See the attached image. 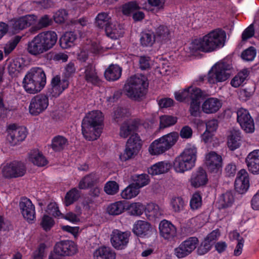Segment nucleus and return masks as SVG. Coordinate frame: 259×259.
Segmentation results:
<instances>
[{"label": "nucleus", "instance_id": "nucleus-1", "mask_svg": "<svg viewBox=\"0 0 259 259\" xmlns=\"http://www.w3.org/2000/svg\"><path fill=\"white\" fill-rule=\"evenodd\" d=\"M226 37V32L221 28H217L202 37L194 39L191 48L195 51L211 52L224 46Z\"/></svg>", "mask_w": 259, "mask_h": 259}, {"label": "nucleus", "instance_id": "nucleus-2", "mask_svg": "<svg viewBox=\"0 0 259 259\" xmlns=\"http://www.w3.org/2000/svg\"><path fill=\"white\" fill-rule=\"evenodd\" d=\"M104 118L102 113L98 110L88 113L81 122V131L83 137L88 141L97 140L102 132Z\"/></svg>", "mask_w": 259, "mask_h": 259}, {"label": "nucleus", "instance_id": "nucleus-3", "mask_svg": "<svg viewBox=\"0 0 259 259\" xmlns=\"http://www.w3.org/2000/svg\"><path fill=\"white\" fill-rule=\"evenodd\" d=\"M46 75L42 68L38 67L31 68L25 75L23 86L29 94L39 92L46 84Z\"/></svg>", "mask_w": 259, "mask_h": 259}, {"label": "nucleus", "instance_id": "nucleus-4", "mask_svg": "<svg viewBox=\"0 0 259 259\" xmlns=\"http://www.w3.org/2000/svg\"><path fill=\"white\" fill-rule=\"evenodd\" d=\"M148 85V79L145 75L136 74L127 79L124 90L129 98L137 100L146 95Z\"/></svg>", "mask_w": 259, "mask_h": 259}, {"label": "nucleus", "instance_id": "nucleus-5", "mask_svg": "<svg viewBox=\"0 0 259 259\" xmlns=\"http://www.w3.org/2000/svg\"><path fill=\"white\" fill-rule=\"evenodd\" d=\"M196 158V147L194 145H188L184 151L175 159L173 168L178 173H184L194 167Z\"/></svg>", "mask_w": 259, "mask_h": 259}, {"label": "nucleus", "instance_id": "nucleus-6", "mask_svg": "<svg viewBox=\"0 0 259 259\" xmlns=\"http://www.w3.org/2000/svg\"><path fill=\"white\" fill-rule=\"evenodd\" d=\"M178 138V133L173 132L155 140L149 147L150 154L157 155L163 153L176 144Z\"/></svg>", "mask_w": 259, "mask_h": 259}, {"label": "nucleus", "instance_id": "nucleus-7", "mask_svg": "<svg viewBox=\"0 0 259 259\" xmlns=\"http://www.w3.org/2000/svg\"><path fill=\"white\" fill-rule=\"evenodd\" d=\"M231 68V65L224 62L215 64L208 72V81L215 84L226 81L230 77Z\"/></svg>", "mask_w": 259, "mask_h": 259}, {"label": "nucleus", "instance_id": "nucleus-8", "mask_svg": "<svg viewBox=\"0 0 259 259\" xmlns=\"http://www.w3.org/2000/svg\"><path fill=\"white\" fill-rule=\"evenodd\" d=\"M142 142L138 134L132 135L128 139L124 152L119 155V159L125 161L131 159L134 155H136L141 150Z\"/></svg>", "mask_w": 259, "mask_h": 259}, {"label": "nucleus", "instance_id": "nucleus-9", "mask_svg": "<svg viewBox=\"0 0 259 259\" xmlns=\"http://www.w3.org/2000/svg\"><path fill=\"white\" fill-rule=\"evenodd\" d=\"M26 171L25 164L19 160L7 163L2 168V175L7 179L17 178L23 176Z\"/></svg>", "mask_w": 259, "mask_h": 259}, {"label": "nucleus", "instance_id": "nucleus-10", "mask_svg": "<svg viewBox=\"0 0 259 259\" xmlns=\"http://www.w3.org/2000/svg\"><path fill=\"white\" fill-rule=\"evenodd\" d=\"M8 140L12 146H15L23 142L27 137V131L26 127L17 126L13 123L7 126Z\"/></svg>", "mask_w": 259, "mask_h": 259}, {"label": "nucleus", "instance_id": "nucleus-11", "mask_svg": "<svg viewBox=\"0 0 259 259\" xmlns=\"http://www.w3.org/2000/svg\"><path fill=\"white\" fill-rule=\"evenodd\" d=\"M49 106V97L45 94H39L30 100L29 112L32 116H37L44 112Z\"/></svg>", "mask_w": 259, "mask_h": 259}, {"label": "nucleus", "instance_id": "nucleus-12", "mask_svg": "<svg viewBox=\"0 0 259 259\" xmlns=\"http://www.w3.org/2000/svg\"><path fill=\"white\" fill-rule=\"evenodd\" d=\"M199 240L197 237H190L174 249V254L179 258L185 257L194 250Z\"/></svg>", "mask_w": 259, "mask_h": 259}, {"label": "nucleus", "instance_id": "nucleus-13", "mask_svg": "<svg viewBox=\"0 0 259 259\" xmlns=\"http://www.w3.org/2000/svg\"><path fill=\"white\" fill-rule=\"evenodd\" d=\"M237 120L241 128L247 133H252L254 131V123L249 111L240 108L237 112Z\"/></svg>", "mask_w": 259, "mask_h": 259}, {"label": "nucleus", "instance_id": "nucleus-14", "mask_svg": "<svg viewBox=\"0 0 259 259\" xmlns=\"http://www.w3.org/2000/svg\"><path fill=\"white\" fill-rule=\"evenodd\" d=\"M77 250V246L71 240H62L57 242L54 247V252L58 256H71Z\"/></svg>", "mask_w": 259, "mask_h": 259}, {"label": "nucleus", "instance_id": "nucleus-15", "mask_svg": "<svg viewBox=\"0 0 259 259\" xmlns=\"http://www.w3.org/2000/svg\"><path fill=\"white\" fill-rule=\"evenodd\" d=\"M205 163L210 173L218 175L221 173L223 165L222 158L215 152L211 151L206 156Z\"/></svg>", "mask_w": 259, "mask_h": 259}, {"label": "nucleus", "instance_id": "nucleus-16", "mask_svg": "<svg viewBox=\"0 0 259 259\" xmlns=\"http://www.w3.org/2000/svg\"><path fill=\"white\" fill-rule=\"evenodd\" d=\"M19 206L24 218L28 223H32L35 219V210L31 201L27 198H23L20 202Z\"/></svg>", "mask_w": 259, "mask_h": 259}, {"label": "nucleus", "instance_id": "nucleus-17", "mask_svg": "<svg viewBox=\"0 0 259 259\" xmlns=\"http://www.w3.org/2000/svg\"><path fill=\"white\" fill-rule=\"evenodd\" d=\"M249 187V179L245 169H241L238 173L234 183L235 190L240 194L245 193Z\"/></svg>", "mask_w": 259, "mask_h": 259}, {"label": "nucleus", "instance_id": "nucleus-18", "mask_svg": "<svg viewBox=\"0 0 259 259\" xmlns=\"http://www.w3.org/2000/svg\"><path fill=\"white\" fill-rule=\"evenodd\" d=\"M37 17L34 15H26L14 20L12 28L15 31L24 29L35 23Z\"/></svg>", "mask_w": 259, "mask_h": 259}, {"label": "nucleus", "instance_id": "nucleus-19", "mask_svg": "<svg viewBox=\"0 0 259 259\" xmlns=\"http://www.w3.org/2000/svg\"><path fill=\"white\" fill-rule=\"evenodd\" d=\"M51 84L52 86L51 93L53 97H57L68 88L69 81L63 77L61 79L59 75H56L52 78Z\"/></svg>", "mask_w": 259, "mask_h": 259}, {"label": "nucleus", "instance_id": "nucleus-20", "mask_svg": "<svg viewBox=\"0 0 259 259\" xmlns=\"http://www.w3.org/2000/svg\"><path fill=\"white\" fill-rule=\"evenodd\" d=\"M160 235L164 239L171 240L177 236L176 227L166 220H162L159 224Z\"/></svg>", "mask_w": 259, "mask_h": 259}, {"label": "nucleus", "instance_id": "nucleus-21", "mask_svg": "<svg viewBox=\"0 0 259 259\" xmlns=\"http://www.w3.org/2000/svg\"><path fill=\"white\" fill-rule=\"evenodd\" d=\"M133 232L138 237L148 238L152 233V228L149 223L145 221L139 220L134 224Z\"/></svg>", "mask_w": 259, "mask_h": 259}, {"label": "nucleus", "instance_id": "nucleus-22", "mask_svg": "<svg viewBox=\"0 0 259 259\" xmlns=\"http://www.w3.org/2000/svg\"><path fill=\"white\" fill-rule=\"evenodd\" d=\"M129 240V235L126 232L119 230L113 231L111 237L112 246L117 249H122L126 246Z\"/></svg>", "mask_w": 259, "mask_h": 259}, {"label": "nucleus", "instance_id": "nucleus-23", "mask_svg": "<svg viewBox=\"0 0 259 259\" xmlns=\"http://www.w3.org/2000/svg\"><path fill=\"white\" fill-rule=\"evenodd\" d=\"M207 182L206 172L202 167H199L197 170L192 173L190 179V183L192 187L197 188L205 186Z\"/></svg>", "mask_w": 259, "mask_h": 259}, {"label": "nucleus", "instance_id": "nucleus-24", "mask_svg": "<svg viewBox=\"0 0 259 259\" xmlns=\"http://www.w3.org/2000/svg\"><path fill=\"white\" fill-rule=\"evenodd\" d=\"M27 50L30 54L35 57L47 52L38 34L28 42Z\"/></svg>", "mask_w": 259, "mask_h": 259}, {"label": "nucleus", "instance_id": "nucleus-25", "mask_svg": "<svg viewBox=\"0 0 259 259\" xmlns=\"http://www.w3.org/2000/svg\"><path fill=\"white\" fill-rule=\"evenodd\" d=\"M248 170L254 175L259 174V150H253L245 159Z\"/></svg>", "mask_w": 259, "mask_h": 259}, {"label": "nucleus", "instance_id": "nucleus-26", "mask_svg": "<svg viewBox=\"0 0 259 259\" xmlns=\"http://www.w3.org/2000/svg\"><path fill=\"white\" fill-rule=\"evenodd\" d=\"M38 34L47 52L52 49L57 43L58 35L56 32L54 31H44Z\"/></svg>", "mask_w": 259, "mask_h": 259}, {"label": "nucleus", "instance_id": "nucleus-27", "mask_svg": "<svg viewBox=\"0 0 259 259\" xmlns=\"http://www.w3.org/2000/svg\"><path fill=\"white\" fill-rule=\"evenodd\" d=\"M84 79L88 83L94 86L101 85L102 81L98 75L95 66L89 64L84 67Z\"/></svg>", "mask_w": 259, "mask_h": 259}, {"label": "nucleus", "instance_id": "nucleus-28", "mask_svg": "<svg viewBox=\"0 0 259 259\" xmlns=\"http://www.w3.org/2000/svg\"><path fill=\"white\" fill-rule=\"evenodd\" d=\"M154 33L156 41L161 44H166L171 39V31L166 25H160L155 28Z\"/></svg>", "mask_w": 259, "mask_h": 259}, {"label": "nucleus", "instance_id": "nucleus-29", "mask_svg": "<svg viewBox=\"0 0 259 259\" xmlns=\"http://www.w3.org/2000/svg\"><path fill=\"white\" fill-rule=\"evenodd\" d=\"M139 123L134 119L124 121L120 128L119 135L120 137L126 138L130 135H134L138 128Z\"/></svg>", "mask_w": 259, "mask_h": 259}, {"label": "nucleus", "instance_id": "nucleus-30", "mask_svg": "<svg viewBox=\"0 0 259 259\" xmlns=\"http://www.w3.org/2000/svg\"><path fill=\"white\" fill-rule=\"evenodd\" d=\"M222 107V103L217 98H209L206 99L202 105V111L207 114L217 112Z\"/></svg>", "mask_w": 259, "mask_h": 259}, {"label": "nucleus", "instance_id": "nucleus-31", "mask_svg": "<svg viewBox=\"0 0 259 259\" xmlns=\"http://www.w3.org/2000/svg\"><path fill=\"white\" fill-rule=\"evenodd\" d=\"M171 164L165 161H159L148 168L149 174L156 176L167 172L171 167Z\"/></svg>", "mask_w": 259, "mask_h": 259}, {"label": "nucleus", "instance_id": "nucleus-32", "mask_svg": "<svg viewBox=\"0 0 259 259\" xmlns=\"http://www.w3.org/2000/svg\"><path fill=\"white\" fill-rule=\"evenodd\" d=\"M122 68L118 65L111 64L105 70L104 76L109 81L118 80L121 76Z\"/></svg>", "mask_w": 259, "mask_h": 259}, {"label": "nucleus", "instance_id": "nucleus-33", "mask_svg": "<svg viewBox=\"0 0 259 259\" xmlns=\"http://www.w3.org/2000/svg\"><path fill=\"white\" fill-rule=\"evenodd\" d=\"M68 145V140L66 137L57 135L52 138L50 147L54 152H60L64 150Z\"/></svg>", "mask_w": 259, "mask_h": 259}, {"label": "nucleus", "instance_id": "nucleus-34", "mask_svg": "<svg viewBox=\"0 0 259 259\" xmlns=\"http://www.w3.org/2000/svg\"><path fill=\"white\" fill-rule=\"evenodd\" d=\"M93 257L94 259H115L116 254L111 248L101 246L94 251Z\"/></svg>", "mask_w": 259, "mask_h": 259}, {"label": "nucleus", "instance_id": "nucleus-35", "mask_svg": "<svg viewBox=\"0 0 259 259\" xmlns=\"http://www.w3.org/2000/svg\"><path fill=\"white\" fill-rule=\"evenodd\" d=\"M77 36L75 32L67 31L64 33L59 39L60 47L64 49L69 48L74 45Z\"/></svg>", "mask_w": 259, "mask_h": 259}, {"label": "nucleus", "instance_id": "nucleus-36", "mask_svg": "<svg viewBox=\"0 0 259 259\" xmlns=\"http://www.w3.org/2000/svg\"><path fill=\"white\" fill-rule=\"evenodd\" d=\"M29 158L34 165L39 167L46 165L48 161L42 153L38 150L31 151L29 153Z\"/></svg>", "mask_w": 259, "mask_h": 259}, {"label": "nucleus", "instance_id": "nucleus-37", "mask_svg": "<svg viewBox=\"0 0 259 259\" xmlns=\"http://www.w3.org/2000/svg\"><path fill=\"white\" fill-rule=\"evenodd\" d=\"M156 41L154 33L151 31H142L140 34V42L143 47H151Z\"/></svg>", "mask_w": 259, "mask_h": 259}, {"label": "nucleus", "instance_id": "nucleus-38", "mask_svg": "<svg viewBox=\"0 0 259 259\" xmlns=\"http://www.w3.org/2000/svg\"><path fill=\"white\" fill-rule=\"evenodd\" d=\"M249 74V71L247 69H243L239 71L231 80V85L234 88H238L245 83Z\"/></svg>", "mask_w": 259, "mask_h": 259}, {"label": "nucleus", "instance_id": "nucleus-39", "mask_svg": "<svg viewBox=\"0 0 259 259\" xmlns=\"http://www.w3.org/2000/svg\"><path fill=\"white\" fill-rule=\"evenodd\" d=\"M103 29L106 35L112 39H116L120 36V29L116 23L110 21Z\"/></svg>", "mask_w": 259, "mask_h": 259}, {"label": "nucleus", "instance_id": "nucleus-40", "mask_svg": "<svg viewBox=\"0 0 259 259\" xmlns=\"http://www.w3.org/2000/svg\"><path fill=\"white\" fill-rule=\"evenodd\" d=\"M126 206L127 205L124 201H117L109 205L107 211L110 215H117L122 213Z\"/></svg>", "mask_w": 259, "mask_h": 259}, {"label": "nucleus", "instance_id": "nucleus-41", "mask_svg": "<svg viewBox=\"0 0 259 259\" xmlns=\"http://www.w3.org/2000/svg\"><path fill=\"white\" fill-rule=\"evenodd\" d=\"M241 133L239 131H234L231 133L228 138V146L229 148L234 151L240 146Z\"/></svg>", "mask_w": 259, "mask_h": 259}, {"label": "nucleus", "instance_id": "nucleus-42", "mask_svg": "<svg viewBox=\"0 0 259 259\" xmlns=\"http://www.w3.org/2000/svg\"><path fill=\"white\" fill-rule=\"evenodd\" d=\"M144 212L149 220L158 218L161 215L159 206L153 203H148L146 206L144 205Z\"/></svg>", "mask_w": 259, "mask_h": 259}, {"label": "nucleus", "instance_id": "nucleus-43", "mask_svg": "<svg viewBox=\"0 0 259 259\" xmlns=\"http://www.w3.org/2000/svg\"><path fill=\"white\" fill-rule=\"evenodd\" d=\"M52 23V19L49 15H45L40 17L36 25L30 28V31L32 33H35L40 29L51 25Z\"/></svg>", "mask_w": 259, "mask_h": 259}, {"label": "nucleus", "instance_id": "nucleus-44", "mask_svg": "<svg viewBox=\"0 0 259 259\" xmlns=\"http://www.w3.org/2000/svg\"><path fill=\"white\" fill-rule=\"evenodd\" d=\"M188 98L191 102H200L205 97V93L197 87H190L187 88Z\"/></svg>", "mask_w": 259, "mask_h": 259}, {"label": "nucleus", "instance_id": "nucleus-45", "mask_svg": "<svg viewBox=\"0 0 259 259\" xmlns=\"http://www.w3.org/2000/svg\"><path fill=\"white\" fill-rule=\"evenodd\" d=\"M95 183V175L91 173L85 176L80 180L78 187L81 190H86L94 186Z\"/></svg>", "mask_w": 259, "mask_h": 259}, {"label": "nucleus", "instance_id": "nucleus-46", "mask_svg": "<svg viewBox=\"0 0 259 259\" xmlns=\"http://www.w3.org/2000/svg\"><path fill=\"white\" fill-rule=\"evenodd\" d=\"M80 197V191L76 188L70 189L65 195L64 203L65 206H68L77 201Z\"/></svg>", "mask_w": 259, "mask_h": 259}, {"label": "nucleus", "instance_id": "nucleus-47", "mask_svg": "<svg viewBox=\"0 0 259 259\" xmlns=\"http://www.w3.org/2000/svg\"><path fill=\"white\" fill-rule=\"evenodd\" d=\"M234 202V195L231 191H227L225 193L222 194L219 200L220 206L222 208H226L231 207Z\"/></svg>", "mask_w": 259, "mask_h": 259}, {"label": "nucleus", "instance_id": "nucleus-48", "mask_svg": "<svg viewBox=\"0 0 259 259\" xmlns=\"http://www.w3.org/2000/svg\"><path fill=\"white\" fill-rule=\"evenodd\" d=\"M110 21L111 17L109 13L101 12L96 16L95 23L98 28L103 29Z\"/></svg>", "mask_w": 259, "mask_h": 259}, {"label": "nucleus", "instance_id": "nucleus-49", "mask_svg": "<svg viewBox=\"0 0 259 259\" xmlns=\"http://www.w3.org/2000/svg\"><path fill=\"white\" fill-rule=\"evenodd\" d=\"M126 208L131 215L140 216L144 212V205L141 202H133L127 205Z\"/></svg>", "mask_w": 259, "mask_h": 259}, {"label": "nucleus", "instance_id": "nucleus-50", "mask_svg": "<svg viewBox=\"0 0 259 259\" xmlns=\"http://www.w3.org/2000/svg\"><path fill=\"white\" fill-rule=\"evenodd\" d=\"M140 9V7L136 2L131 1L122 5L121 12L124 15L129 16L133 12Z\"/></svg>", "mask_w": 259, "mask_h": 259}, {"label": "nucleus", "instance_id": "nucleus-51", "mask_svg": "<svg viewBox=\"0 0 259 259\" xmlns=\"http://www.w3.org/2000/svg\"><path fill=\"white\" fill-rule=\"evenodd\" d=\"M178 120V118L176 116L164 115L160 117V124L159 127L160 128H164L169 127L175 124Z\"/></svg>", "mask_w": 259, "mask_h": 259}, {"label": "nucleus", "instance_id": "nucleus-52", "mask_svg": "<svg viewBox=\"0 0 259 259\" xmlns=\"http://www.w3.org/2000/svg\"><path fill=\"white\" fill-rule=\"evenodd\" d=\"M133 185H129L121 192V196L123 198L130 199L136 197L139 194V189Z\"/></svg>", "mask_w": 259, "mask_h": 259}, {"label": "nucleus", "instance_id": "nucleus-53", "mask_svg": "<svg viewBox=\"0 0 259 259\" xmlns=\"http://www.w3.org/2000/svg\"><path fill=\"white\" fill-rule=\"evenodd\" d=\"M21 38V36L16 35L8 41L4 47V52L6 55H8L16 48Z\"/></svg>", "mask_w": 259, "mask_h": 259}, {"label": "nucleus", "instance_id": "nucleus-54", "mask_svg": "<svg viewBox=\"0 0 259 259\" xmlns=\"http://www.w3.org/2000/svg\"><path fill=\"white\" fill-rule=\"evenodd\" d=\"M256 55V50L253 47H250L244 50L241 55L242 59L244 61H252Z\"/></svg>", "mask_w": 259, "mask_h": 259}, {"label": "nucleus", "instance_id": "nucleus-55", "mask_svg": "<svg viewBox=\"0 0 259 259\" xmlns=\"http://www.w3.org/2000/svg\"><path fill=\"white\" fill-rule=\"evenodd\" d=\"M202 205V196L199 192L194 193L190 201V206L193 210H197Z\"/></svg>", "mask_w": 259, "mask_h": 259}, {"label": "nucleus", "instance_id": "nucleus-56", "mask_svg": "<svg viewBox=\"0 0 259 259\" xmlns=\"http://www.w3.org/2000/svg\"><path fill=\"white\" fill-rule=\"evenodd\" d=\"M75 71L74 63L70 62L65 66L62 76L69 81L70 78L74 75Z\"/></svg>", "mask_w": 259, "mask_h": 259}, {"label": "nucleus", "instance_id": "nucleus-57", "mask_svg": "<svg viewBox=\"0 0 259 259\" xmlns=\"http://www.w3.org/2000/svg\"><path fill=\"white\" fill-rule=\"evenodd\" d=\"M54 224L55 221L53 218L47 214H45L43 216L40 225L44 230L46 232L50 231L54 226Z\"/></svg>", "mask_w": 259, "mask_h": 259}, {"label": "nucleus", "instance_id": "nucleus-58", "mask_svg": "<svg viewBox=\"0 0 259 259\" xmlns=\"http://www.w3.org/2000/svg\"><path fill=\"white\" fill-rule=\"evenodd\" d=\"M134 184L138 189L148 184L149 182V176L147 174H143L138 175Z\"/></svg>", "mask_w": 259, "mask_h": 259}, {"label": "nucleus", "instance_id": "nucleus-59", "mask_svg": "<svg viewBox=\"0 0 259 259\" xmlns=\"http://www.w3.org/2000/svg\"><path fill=\"white\" fill-rule=\"evenodd\" d=\"M212 246V243H209L208 241L204 239L197 247V254L199 255H204L210 250Z\"/></svg>", "mask_w": 259, "mask_h": 259}, {"label": "nucleus", "instance_id": "nucleus-60", "mask_svg": "<svg viewBox=\"0 0 259 259\" xmlns=\"http://www.w3.org/2000/svg\"><path fill=\"white\" fill-rule=\"evenodd\" d=\"M118 190L119 185L115 181H109L104 187V191L108 195L116 194Z\"/></svg>", "mask_w": 259, "mask_h": 259}, {"label": "nucleus", "instance_id": "nucleus-61", "mask_svg": "<svg viewBox=\"0 0 259 259\" xmlns=\"http://www.w3.org/2000/svg\"><path fill=\"white\" fill-rule=\"evenodd\" d=\"M128 112L126 109L122 107H117L114 111L113 119L118 123L122 121V119L127 116Z\"/></svg>", "mask_w": 259, "mask_h": 259}, {"label": "nucleus", "instance_id": "nucleus-62", "mask_svg": "<svg viewBox=\"0 0 259 259\" xmlns=\"http://www.w3.org/2000/svg\"><path fill=\"white\" fill-rule=\"evenodd\" d=\"M170 205L175 212H179L183 209L184 201L181 197H174L171 200Z\"/></svg>", "mask_w": 259, "mask_h": 259}, {"label": "nucleus", "instance_id": "nucleus-63", "mask_svg": "<svg viewBox=\"0 0 259 259\" xmlns=\"http://www.w3.org/2000/svg\"><path fill=\"white\" fill-rule=\"evenodd\" d=\"M68 15L67 11L61 9L57 11L53 15V19L56 23L61 24L64 22Z\"/></svg>", "mask_w": 259, "mask_h": 259}, {"label": "nucleus", "instance_id": "nucleus-64", "mask_svg": "<svg viewBox=\"0 0 259 259\" xmlns=\"http://www.w3.org/2000/svg\"><path fill=\"white\" fill-rule=\"evenodd\" d=\"M151 58L146 55L139 57V68L142 70H146L150 68Z\"/></svg>", "mask_w": 259, "mask_h": 259}]
</instances>
